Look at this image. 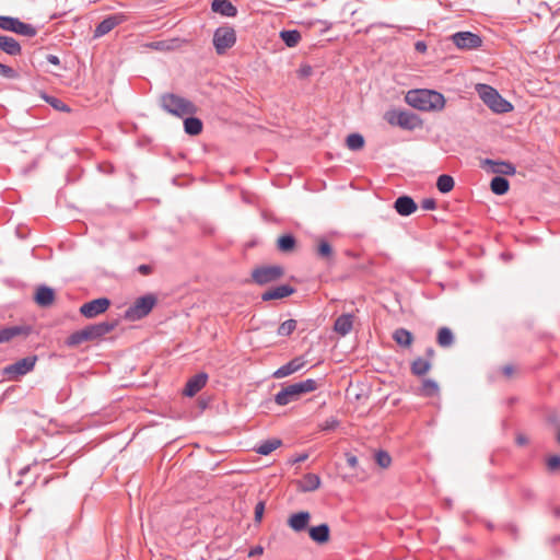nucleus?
Listing matches in <instances>:
<instances>
[{
	"label": "nucleus",
	"instance_id": "obj_7",
	"mask_svg": "<svg viewBox=\"0 0 560 560\" xmlns=\"http://www.w3.org/2000/svg\"><path fill=\"white\" fill-rule=\"evenodd\" d=\"M213 46L219 55L231 49L236 43V32L232 26H220L213 34Z\"/></svg>",
	"mask_w": 560,
	"mask_h": 560
},
{
	"label": "nucleus",
	"instance_id": "obj_50",
	"mask_svg": "<svg viewBox=\"0 0 560 560\" xmlns=\"http://www.w3.org/2000/svg\"><path fill=\"white\" fill-rule=\"evenodd\" d=\"M299 72L302 77H308L312 73V67L308 65H304L300 68Z\"/></svg>",
	"mask_w": 560,
	"mask_h": 560
},
{
	"label": "nucleus",
	"instance_id": "obj_15",
	"mask_svg": "<svg viewBox=\"0 0 560 560\" xmlns=\"http://www.w3.org/2000/svg\"><path fill=\"white\" fill-rule=\"evenodd\" d=\"M307 534L310 539L319 546L328 544L331 538L330 527L326 523L311 526L307 530Z\"/></svg>",
	"mask_w": 560,
	"mask_h": 560
},
{
	"label": "nucleus",
	"instance_id": "obj_14",
	"mask_svg": "<svg viewBox=\"0 0 560 560\" xmlns=\"http://www.w3.org/2000/svg\"><path fill=\"white\" fill-rule=\"evenodd\" d=\"M453 43L459 49H475L481 46V38L470 32H459L452 36Z\"/></svg>",
	"mask_w": 560,
	"mask_h": 560
},
{
	"label": "nucleus",
	"instance_id": "obj_43",
	"mask_svg": "<svg viewBox=\"0 0 560 560\" xmlns=\"http://www.w3.org/2000/svg\"><path fill=\"white\" fill-rule=\"evenodd\" d=\"M0 74L9 78V79H15L18 78V73L9 66H5L0 62Z\"/></svg>",
	"mask_w": 560,
	"mask_h": 560
},
{
	"label": "nucleus",
	"instance_id": "obj_33",
	"mask_svg": "<svg viewBox=\"0 0 560 560\" xmlns=\"http://www.w3.org/2000/svg\"><path fill=\"white\" fill-rule=\"evenodd\" d=\"M281 441L278 439H272L265 441L261 443L257 448L256 452L261 455H268L271 452L276 451L278 447H280Z\"/></svg>",
	"mask_w": 560,
	"mask_h": 560
},
{
	"label": "nucleus",
	"instance_id": "obj_48",
	"mask_svg": "<svg viewBox=\"0 0 560 560\" xmlns=\"http://www.w3.org/2000/svg\"><path fill=\"white\" fill-rule=\"evenodd\" d=\"M346 458H347V463L350 467L355 468L358 466L359 460H358L357 456H354L353 454H347Z\"/></svg>",
	"mask_w": 560,
	"mask_h": 560
},
{
	"label": "nucleus",
	"instance_id": "obj_21",
	"mask_svg": "<svg viewBox=\"0 0 560 560\" xmlns=\"http://www.w3.org/2000/svg\"><path fill=\"white\" fill-rule=\"evenodd\" d=\"M212 10L223 16L233 18L236 15V8L229 0H213Z\"/></svg>",
	"mask_w": 560,
	"mask_h": 560
},
{
	"label": "nucleus",
	"instance_id": "obj_10",
	"mask_svg": "<svg viewBox=\"0 0 560 560\" xmlns=\"http://www.w3.org/2000/svg\"><path fill=\"white\" fill-rule=\"evenodd\" d=\"M0 28L28 37L36 34V30L32 25L11 16H0Z\"/></svg>",
	"mask_w": 560,
	"mask_h": 560
},
{
	"label": "nucleus",
	"instance_id": "obj_30",
	"mask_svg": "<svg viewBox=\"0 0 560 560\" xmlns=\"http://www.w3.org/2000/svg\"><path fill=\"white\" fill-rule=\"evenodd\" d=\"M509 187V182L502 176H495L490 183L491 191L495 195H503L508 192Z\"/></svg>",
	"mask_w": 560,
	"mask_h": 560
},
{
	"label": "nucleus",
	"instance_id": "obj_54",
	"mask_svg": "<svg viewBox=\"0 0 560 560\" xmlns=\"http://www.w3.org/2000/svg\"><path fill=\"white\" fill-rule=\"evenodd\" d=\"M428 354H429L430 357H433L434 351H433L432 349H430V350H428Z\"/></svg>",
	"mask_w": 560,
	"mask_h": 560
},
{
	"label": "nucleus",
	"instance_id": "obj_49",
	"mask_svg": "<svg viewBox=\"0 0 560 560\" xmlns=\"http://www.w3.org/2000/svg\"><path fill=\"white\" fill-rule=\"evenodd\" d=\"M502 373H503L504 376L511 377V376L514 375L515 369L512 365L509 364V365H505V366L502 368Z\"/></svg>",
	"mask_w": 560,
	"mask_h": 560
},
{
	"label": "nucleus",
	"instance_id": "obj_25",
	"mask_svg": "<svg viewBox=\"0 0 560 560\" xmlns=\"http://www.w3.org/2000/svg\"><path fill=\"white\" fill-rule=\"evenodd\" d=\"M0 49L12 56L21 54L20 44L15 39L7 36H0Z\"/></svg>",
	"mask_w": 560,
	"mask_h": 560
},
{
	"label": "nucleus",
	"instance_id": "obj_31",
	"mask_svg": "<svg viewBox=\"0 0 560 560\" xmlns=\"http://www.w3.org/2000/svg\"><path fill=\"white\" fill-rule=\"evenodd\" d=\"M454 185V178L450 175L443 174L438 177L436 187L442 194H447L453 190Z\"/></svg>",
	"mask_w": 560,
	"mask_h": 560
},
{
	"label": "nucleus",
	"instance_id": "obj_45",
	"mask_svg": "<svg viewBox=\"0 0 560 560\" xmlns=\"http://www.w3.org/2000/svg\"><path fill=\"white\" fill-rule=\"evenodd\" d=\"M548 468L550 470H556L558 468H560V456L558 455H555V456H550L548 458Z\"/></svg>",
	"mask_w": 560,
	"mask_h": 560
},
{
	"label": "nucleus",
	"instance_id": "obj_3",
	"mask_svg": "<svg viewBox=\"0 0 560 560\" xmlns=\"http://www.w3.org/2000/svg\"><path fill=\"white\" fill-rule=\"evenodd\" d=\"M384 119L390 126H398L406 130H415L423 126V120L418 115L396 108L387 110Z\"/></svg>",
	"mask_w": 560,
	"mask_h": 560
},
{
	"label": "nucleus",
	"instance_id": "obj_28",
	"mask_svg": "<svg viewBox=\"0 0 560 560\" xmlns=\"http://www.w3.org/2000/svg\"><path fill=\"white\" fill-rule=\"evenodd\" d=\"M320 486V478L315 474H307L301 480V489L303 491H314Z\"/></svg>",
	"mask_w": 560,
	"mask_h": 560
},
{
	"label": "nucleus",
	"instance_id": "obj_44",
	"mask_svg": "<svg viewBox=\"0 0 560 560\" xmlns=\"http://www.w3.org/2000/svg\"><path fill=\"white\" fill-rule=\"evenodd\" d=\"M265 512V504L264 502H258L255 506V520L256 522L260 523L264 516Z\"/></svg>",
	"mask_w": 560,
	"mask_h": 560
},
{
	"label": "nucleus",
	"instance_id": "obj_32",
	"mask_svg": "<svg viewBox=\"0 0 560 560\" xmlns=\"http://www.w3.org/2000/svg\"><path fill=\"white\" fill-rule=\"evenodd\" d=\"M117 24L118 21L115 18L106 19L96 26L94 35L101 37L110 32Z\"/></svg>",
	"mask_w": 560,
	"mask_h": 560
},
{
	"label": "nucleus",
	"instance_id": "obj_16",
	"mask_svg": "<svg viewBox=\"0 0 560 560\" xmlns=\"http://www.w3.org/2000/svg\"><path fill=\"white\" fill-rule=\"evenodd\" d=\"M483 166L489 173L500 175H514L515 167L506 162L487 160L483 162Z\"/></svg>",
	"mask_w": 560,
	"mask_h": 560
},
{
	"label": "nucleus",
	"instance_id": "obj_13",
	"mask_svg": "<svg viewBox=\"0 0 560 560\" xmlns=\"http://www.w3.org/2000/svg\"><path fill=\"white\" fill-rule=\"evenodd\" d=\"M312 514L308 511H299L289 515L288 526L295 533L308 530Z\"/></svg>",
	"mask_w": 560,
	"mask_h": 560
},
{
	"label": "nucleus",
	"instance_id": "obj_9",
	"mask_svg": "<svg viewBox=\"0 0 560 560\" xmlns=\"http://www.w3.org/2000/svg\"><path fill=\"white\" fill-rule=\"evenodd\" d=\"M156 303L153 295H144L135 301V303L126 311L125 317L129 320H139L147 316Z\"/></svg>",
	"mask_w": 560,
	"mask_h": 560
},
{
	"label": "nucleus",
	"instance_id": "obj_17",
	"mask_svg": "<svg viewBox=\"0 0 560 560\" xmlns=\"http://www.w3.org/2000/svg\"><path fill=\"white\" fill-rule=\"evenodd\" d=\"M207 380L208 377L206 374L195 375L186 383L183 392L184 395L187 397L195 396L199 390H201L205 387Z\"/></svg>",
	"mask_w": 560,
	"mask_h": 560
},
{
	"label": "nucleus",
	"instance_id": "obj_20",
	"mask_svg": "<svg viewBox=\"0 0 560 560\" xmlns=\"http://www.w3.org/2000/svg\"><path fill=\"white\" fill-rule=\"evenodd\" d=\"M395 209L400 215H410L417 210V205L410 197L402 196L395 201Z\"/></svg>",
	"mask_w": 560,
	"mask_h": 560
},
{
	"label": "nucleus",
	"instance_id": "obj_42",
	"mask_svg": "<svg viewBox=\"0 0 560 560\" xmlns=\"http://www.w3.org/2000/svg\"><path fill=\"white\" fill-rule=\"evenodd\" d=\"M46 101L57 110L60 112H69V108L66 104H63L60 100L55 97H46Z\"/></svg>",
	"mask_w": 560,
	"mask_h": 560
},
{
	"label": "nucleus",
	"instance_id": "obj_36",
	"mask_svg": "<svg viewBox=\"0 0 560 560\" xmlns=\"http://www.w3.org/2000/svg\"><path fill=\"white\" fill-rule=\"evenodd\" d=\"M453 332L451 331V329L446 328V327H443L439 330V334H438V343L441 346V347H448L452 345L453 342Z\"/></svg>",
	"mask_w": 560,
	"mask_h": 560
},
{
	"label": "nucleus",
	"instance_id": "obj_55",
	"mask_svg": "<svg viewBox=\"0 0 560 560\" xmlns=\"http://www.w3.org/2000/svg\"><path fill=\"white\" fill-rule=\"evenodd\" d=\"M558 441L560 442V433H559V436H558Z\"/></svg>",
	"mask_w": 560,
	"mask_h": 560
},
{
	"label": "nucleus",
	"instance_id": "obj_27",
	"mask_svg": "<svg viewBox=\"0 0 560 560\" xmlns=\"http://www.w3.org/2000/svg\"><path fill=\"white\" fill-rule=\"evenodd\" d=\"M431 362L428 359L417 358L411 363V371L417 376L425 375L431 370Z\"/></svg>",
	"mask_w": 560,
	"mask_h": 560
},
{
	"label": "nucleus",
	"instance_id": "obj_6",
	"mask_svg": "<svg viewBox=\"0 0 560 560\" xmlns=\"http://www.w3.org/2000/svg\"><path fill=\"white\" fill-rule=\"evenodd\" d=\"M162 106L168 113L176 116H185L195 113V106L187 100L174 94L162 97Z\"/></svg>",
	"mask_w": 560,
	"mask_h": 560
},
{
	"label": "nucleus",
	"instance_id": "obj_24",
	"mask_svg": "<svg viewBox=\"0 0 560 560\" xmlns=\"http://www.w3.org/2000/svg\"><path fill=\"white\" fill-rule=\"evenodd\" d=\"M27 334V329L19 326L3 328L0 330V343L9 342L21 335Z\"/></svg>",
	"mask_w": 560,
	"mask_h": 560
},
{
	"label": "nucleus",
	"instance_id": "obj_53",
	"mask_svg": "<svg viewBox=\"0 0 560 560\" xmlns=\"http://www.w3.org/2000/svg\"><path fill=\"white\" fill-rule=\"evenodd\" d=\"M48 60L54 63V65H58L59 63V59L58 57L56 56H49Z\"/></svg>",
	"mask_w": 560,
	"mask_h": 560
},
{
	"label": "nucleus",
	"instance_id": "obj_38",
	"mask_svg": "<svg viewBox=\"0 0 560 560\" xmlns=\"http://www.w3.org/2000/svg\"><path fill=\"white\" fill-rule=\"evenodd\" d=\"M295 246V240L291 235H282L278 238V247L282 252H290Z\"/></svg>",
	"mask_w": 560,
	"mask_h": 560
},
{
	"label": "nucleus",
	"instance_id": "obj_12",
	"mask_svg": "<svg viewBox=\"0 0 560 560\" xmlns=\"http://www.w3.org/2000/svg\"><path fill=\"white\" fill-rule=\"evenodd\" d=\"M110 302L106 298H101L93 300L91 302L84 303L80 307V313L86 318H93L100 314H103L109 307Z\"/></svg>",
	"mask_w": 560,
	"mask_h": 560
},
{
	"label": "nucleus",
	"instance_id": "obj_26",
	"mask_svg": "<svg viewBox=\"0 0 560 560\" xmlns=\"http://www.w3.org/2000/svg\"><path fill=\"white\" fill-rule=\"evenodd\" d=\"M393 338L399 346L405 348L410 347L413 342L412 334L405 328L396 329L393 334Z\"/></svg>",
	"mask_w": 560,
	"mask_h": 560
},
{
	"label": "nucleus",
	"instance_id": "obj_1",
	"mask_svg": "<svg viewBox=\"0 0 560 560\" xmlns=\"http://www.w3.org/2000/svg\"><path fill=\"white\" fill-rule=\"evenodd\" d=\"M405 102L421 112H441L446 105V100L443 94L429 89L408 91L405 95Z\"/></svg>",
	"mask_w": 560,
	"mask_h": 560
},
{
	"label": "nucleus",
	"instance_id": "obj_46",
	"mask_svg": "<svg viewBox=\"0 0 560 560\" xmlns=\"http://www.w3.org/2000/svg\"><path fill=\"white\" fill-rule=\"evenodd\" d=\"M421 207L424 210H434L436 208V202L432 198H425L421 201Z\"/></svg>",
	"mask_w": 560,
	"mask_h": 560
},
{
	"label": "nucleus",
	"instance_id": "obj_23",
	"mask_svg": "<svg viewBox=\"0 0 560 560\" xmlns=\"http://www.w3.org/2000/svg\"><path fill=\"white\" fill-rule=\"evenodd\" d=\"M353 320L351 315L339 316L334 325V330L340 336H346L352 329Z\"/></svg>",
	"mask_w": 560,
	"mask_h": 560
},
{
	"label": "nucleus",
	"instance_id": "obj_35",
	"mask_svg": "<svg viewBox=\"0 0 560 560\" xmlns=\"http://www.w3.org/2000/svg\"><path fill=\"white\" fill-rule=\"evenodd\" d=\"M185 131L189 135H199L202 130V122L197 118H187L184 122Z\"/></svg>",
	"mask_w": 560,
	"mask_h": 560
},
{
	"label": "nucleus",
	"instance_id": "obj_29",
	"mask_svg": "<svg viewBox=\"0 0 560 560\" xmlns=\"http://www.w3.org/2000/svg\"><path fill=\"white\" fill-rule=\"evenodd\" d=\"M420 394L427 397H433L439 395L440 387L439 384L431 378H427L422 382V385L419 389Z\"/></svg>",
	"mask_w": 560,
	"mask_h": 560
},
{
	"label": "nucleus",
	"instance_id": "obj_18",
	"mask_svg": "<svg viewBox=\"0 0 560 560\" xmlns=\"http://www.w3.org/2000/svg\"><path fill=\"white\" fill-rule=\"evenodd\" d=\"M304 366V361L302 359H293L289 363L282 365L277 371L273 372L275 378H283L287 377L298 371H300Z\"/></svg>",
	"mask_w": 560,
	"mask_h": 560
},
{
	"label": "nucleus",
	"instance_id": "obj_40",
	"mask_svg": "<svg viewBox=\"0 0 560 560\" xmlns=\"http://www.w3.org/2000/svg\"><path fill=\"white\" fill-rule=\"evenodd\" d=\"M376 458V463L382 467V468H387L390 466V463H392V458L389 456L388 453L386 452H378L375 456Z\"/></svg>",
	"mask_w": 560,
	"mask_h": 560
},
{
	"label": "nucleus",
	"instance_id": "obj_47",
	"mask_svg": "<svg viewBox=\"0 0 560 560\" xmlns=\"http://www.w3.org/2000/svg\"><path fill=\"white\" fill-rule=\"evenodd\" d=\"M265 549L262 546L260 545H256L254 547H252L248 551V557L249 558H253V557H259L264 553Z\"/></svg>",
	"mask_w": 560,
	"mask_h": 560
},
{
	"label": "nucleus",
	"instance_id": "obj_34",
	"mask_svg": "<svg viewBox=\"0 0 560 560\" xmlns=\"http://www.w3.org/2000/svg\"><path fill=\"white\" fill-rule=\"evenodd\" d=\"M280 37L288 47H294L301 40V34L298 31H283L280 33Z\"/></svg>",
	"mask_w": 560,
	"mask_h": 560
},
{
	"label": "nucleus",
	"instance_id": "obj_52",
	"mask_svg": "<svg viewBox=\"0 0 560 560\" xmlns=\"http://www.w3.org/2000/svg\"><path fill=\"white\" fill-rule=\"evenodd\" d=\"M139 271L143 275H148L150 272V267L149 266H145V265H142L139 267Z\"/></svg>",
	"mask_w": 560,
	"mask_h": 560
},
{
	"label": "nucleus",
	"instance_id": "obj_11",
	"mask_svg": "<svg viewBox=\"0 0 560 560\" xmlns=\"http://www.w3.org/2000/svg\"><path fill=\"white\" fill-rule=\"evenodd\" d=\"M36 361L37 358L35 355L24 358L16 363L7 366L3 370V373L8 375L10 380H18L20 376L31 372L34 369Z\"/></svg>",
	"mask_w": 560,
	"mask_h": 560
},
{
	"label": "nucleus",
	"instance_id": "obj_37",
	"mask_svg": "<svg viewBox=\"0 0 560 560\" xmlns=\"http://www.w3.org/2000/svg\"><path fill=\"white\" fill-rule=\"evenodd\" d=\"M347 145L350 150H360L364 145V139L359 133L349 135L347 138Z\"/></svg>",
	"mask_w": 560,
	"mask_h": 560
},
{
	"label": "nucleus",
	"instance_id": "obj_4",
	"mask_svg": "<svg viewBox=\"0 0 560 560\" xmlns=\"http://www.w3.org/2000/svg\"><path fill=\"white\" fill-rule=\"evenodd\" d=\"M114 324L100 323L85 327L69 336L67 343L69 346H78L84 341L96 340L114 329Z\"/></svg>",
	"mask_w": 560,
	"mask_h": 560
},
{
	"label": "nucleus",
	"instance_id": "obj_2",
	"mask_svg": "<svg viewBox=\"0 0 560 560\" xmlns=\"http://www.w3.org/2000/svg\"><path fill=\"white\" fill-rule=\"evenodd\" d=\"M318 384L313 378L294 383L282 388L275 397V401L279 406H285L294 400H298L301 396L313 393L317 389Z\"/></svg>",
	"mask_w": 560,
	"mask_h": 560
},
{
	"label": "nucleus",
	"instance_id": "obj_41",
	"mask_svg": "<svg viewBox=\"0 0 560 560\" xmlns=\"http://www.w3.org/2000/svg\"><path fill=\"white\" fill-rule=\"evenodd\" d=\"M318 254L322 257L329 258L332 254L331 246L326 241H320L318 244Z\"/></svg>",
	"mask_w": 560,
	"mask_h": 560
},
{
	"label": "nucleus",
	"instance_id": "obj_22",
	"mask_svg": "<svg viewBox=\"0 0 560 560\" xmlns=\"http://www.w3.org/2000/svg\"><path fill=\"white\" fill-rule=\"evenodd\" d=\"M35 301L40 306H49L55 301V292L51 288L39 287L35 293Z\"/></svg>",
	"mask_w": 560,
	"mask_h": 560
},
{
	"label": "nucleus",
	"instance_id": "obj_19",
	"mask_svg": "<svg viewBox=\"0 0 560 560\" xmlns=\"http://www.w3.org/2000/svg\"><path fill=\"white\" fill-rule=\"evenodd\" d=\"M294 293V289L290 285L283 284L277 288L270 289L262 293L261 298L264 301L283 299Z\"/></svg>",
	"mask_w": 560,
	"mask_h": 560
},
{
	"label": "nucleus",
	"instance_id": "obj_39",
	"mask_svg": "<svg viewBox=\"0 0 560 560\" xmlns=\"http://www.w3.org/2000/svg\"><path fill=\"white\" fill-rule=\"evenodd\" d=\"M296 328V322L294 319H288L283 322L278 328L279 336H290Z\"/></svg>",
	"mask_w": 560,
	"mask_h": 560
},
{
	"label": "nucleus",
	"instance_id": "obj_5",
	"mask_svg": "<svg viewBox=\"0 0 560 560\" xmlns=\"http://www.w3.org/2000/svg\"><path fill=\"white\" fill-rule=\"evenodd\" d=\"M476 91L491 110L501 114L512 109L511 103L504 100L493 88L487 84H477Z\"/></svg>",
	"mask_w": 560,
	"mask_h": 560
},
{
	"label": "nucleus",
	"instance_id": "obj_8",
	"mask_svg": "<svg viewBox=\"0 0 560 560\" xmlns=\"http://www.w3.org/2000/svg\"><path fill=\"white\" fill-rule=\"evenodd\" d=\"M284 268L278 265L259 266L252 271L254 282L259 285H266L282 278Z\"/></svg>",
	"mask_w": 560,
	"mask_h": 560
},
{
	"label": "nucleus",
	"instance_id": "obj_51",
	"mask_svg": "<svg viewBox=\"0 0 560 560\" xmlns=\"http://www.w3.org/2000/svg\"><path fill=\"white\" fill-rule=\"evenodd\" d=\"M415 48L417 51L423 54L427 51V45L424 42H417L415 45Z\"/></svg>",
	"mask_w": 560,
	"mask_h": 560
}]
</instances>
